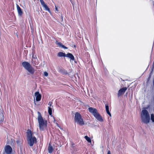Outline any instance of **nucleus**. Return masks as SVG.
Returning <instances> with one entry per match:
<instances>
[{"label": "nucleus", "mask_w": 154, "mask_h": 154, "mask_svg": "<svg viewBox=\"0 0 154 154\" xmlns=\"http://www.w3.org/2000/svg\"><path fill=\"white\" fill-rule=\"evenodd\" d=\"M55 120L54 119V122H55Z\"/></svg>", "instance_id": "34"}, {"label": "nucleus", "mask_w": 154, "mask_h": 154, "mask_svg": "<svg viewBox=\"0 0 154 154\" xmlns=\"http://www.w3.org/2000/svg\"><path fill=\"white\" fill-rule=\"evenodd\" d=\"M150 78H151V77H149V76L148 77L147 79V82H146L147 83H148L149 82V81L150 80Z\"/></svg>", "instance_id": "24"}, {"label": "nucleus", "mask_w": 154, "mask_h": 154, "mask_svg": "<svg viewBox=\"0 0 154 154\" xmlns=\"http://www.w3.org/2000/svg\"><path fill=\"white\" fill-rule=\"evenodd\" d=\"M35 96L36 97V100L37 101L40 100L41 98V95L38 92H36L35 93Z\"/></svg>", "instance_id": "11"}, {"label": "nucleus", "mask_w": 154, "mask_h": 154, "mask_svg": "<svg viewBox=\"0 0 154 154\" xmlns=\"http://www.w3.org/2000/svg\"><path fill=\"white\" fill-rule=\"evenodd\" d=\"M44 75L45 76H47L48 75V73L46 72H45L44 73Z\"/></svg>", "instance_id": "23"}, {"label": "nucleus", "mask_w": 154, "mask_h": 154, "mask_svg": "<svg viewBox=\"0 0 154 154\" xmlns=\"http://www.w3.org/2000/svg\"><path fill=\"white\" fill-rule=\"evenodd\" d=\"M55 7L56 11H58V10L56 6H55Z\"/></svg>", "instance_id": "29"}, {"label": "nucleus", "mask_w": 154, "mask_h": 154, "mask_svg": "<svg viewBox=\"0 0 154 154\" xmlns=\"http://www.w3.org/2000/svg\"><path fill=\"white\" fill-rule=\"evenodd\" d=\"M31 62L32 63L34 66L38 65L39 63L37 58L34 57L33 56L32 57V59Z\"/></svg>", "instance_id": "10"}, {"label": "nucleus", "mask_w": 154, "mask_h": 154, "mask_svg": "<svg viewBox=\"0 0 154 154\" xmlns=\"http://www.w3.org/2000/svg\"><path fill=\"white\" fill-rule=\"evenodd\" d=\"M40 2L43 7L44 8L45 11H48V12L50 13V9L48 6L46 5L43 0H40Z\"/></svg>", "instance_id": "8"}, {"label": "nucleus", "mask_w": 154, "mask_h": 154, "mask_svg": "<svg viewBox=\"0 0 154 154\" xmlns=\"http://www.w3.org/2000/svg\"><path fill=\"white\" fill-rule=\"evenodd\" d=\"M107 114H108L110 116H111V114L109 111L106 112Z\"/></svg>", "instance_id": "28"}, {"label": "nucleus", "mask_w": 154, "mask_h": 154, "mask_svg": "<svg viewBox=\"0 0 154 154\" xmlns=\"http://www.w3.org/2000/svg\"><path fill=\"white\" fill-rule=\"evenodd\" d=\"M151 119L152 122H154V114H152L151 115Z\"/></svg>", "instance_id": "22"}, {"label": "nucleus", "mask_w": 154, "mask_h": 154, "mask_svg": "<svg viewBox=\"0 0 154 154\" xmlns=\"http://www.w3.org/2000/svg\"><path fill=\"white\" fill-rule=\"evenodd\" d=\"M22 65L24 68L28 71L31 74H33L35 72L34 68L28 62L24 61L22 63Z\"/></svg>", "instance_id": "4"}, {"label": "nucleus", "mask_w": 154, "mask_h": 154, "mask_svg": "<svg viewBox=\"0 0 154 154\" xmlns=\"http://www.w3.org/2000/svg\"><path fill=\"white\" fill-rule=\"evenodd\" d=\"M23 154L22 152L21 151V154Z\"/></svg>", "instance_id": "33"}, {"label": "nucleus", "mask_w": 154, "mask_h": 154, "mask_svg": "<svg viewBox=\"0 0 154 154\" xmlns=\"http://www.w3.org/2000/svg\"><path fill=\"white\" fill-rule=\"evenodd\" d=\"M17 7L18 15L20 16H21L23 14V12L22 11L21 9L17 4Z\"/></svg>", "instance_id": "14"}, {"label": "nucleus", "mask_w": 154, "mask_h": 154, "mask_svg": "<svg viewBox=\"0 0 154 154\" xmlns=\"http://www.w3.org/2000/svg\"><path fill=\"white\" fill-rule=\"evenodd\" d=\"M29 132H27V141L28 144L31 146H32L34 143L36 142V138L35 137H32L31 131L28 130Z\"/></svg>", "instance_id": "3"}, {"label": "nucleus", "mask_w": 154, "mask_h": 154, "mask_svg": "<svg viewBox=\"0 0 154 154\" xmlns=\"http://www.w3.org/2000/svg\"><path fill=\"white\" fill-rule=\"evenodd\" d=\"M153 71H152L151 70L150 72L149 75V76L151 77L152 74V73H153Z\"/></svg>", "instance_id": "25"}, {"label": "nucleus", "mask_w": 154, "mask_h": 154, "mask_svg": "<svg viewBox=\"0 0 154 154\" xmlns=\"http://www.w3.org/2000/svg\"><path fill=\"white\" fill-rule=\"evenodd\" d=\"M70 2H71V3L72 4L73 7H74V2L72 1V0H69Z\"/></svg>", "instance_id": "26"}, {"label": "nucleus", "mask_w": 154, "mask_h": 154, "mask_svg": "<svg viewBox=\"0 0 154 154\" xmlns=\"http://www.w3.org/2000/svg\"><path fill=\"white\" fill-rule=\"evenodd\" d=\"M52 103V102H49V103H48V105H49L50 106H51L52 105H51Z\"/></svg>", "instance_id": "27"}, {"label": "nucleus", "mask_w": 154, "mask_h": 154, "mask_svg": "<svg viewBox=\"0 0 154 154\" xmlns=\"http://www.w3.org/2000/svg\"><path fill=\"white\" fill-rule=\"evenodd\" d=\"M16 143H17L19 144L20 143V141L19 140H18L16 141Z\"/></svg>", "instance_id": "30"}, {"label": "nucleus", "mask_w": 154, "mask_h": 154, "mask_svg": "<svg viewBox=\"0 0 154 154\" xmlns=\"http://www.w3.org/2000/svg\"><path fill=\"white\" fill-rule=\"evenodd\" d=\"M56 43L57 44V45H58V46H59L60 48H63L65 49H68V48L65 46L64 45H63L62 43L61 42H58L57 41H56Z\"/></svg>", "instance_id": "15"}, {"label": "nucleus", "mask_w": 154, "mask_h": 154, "mask_svg": "<svg viewBox=\"0 0 154 154\" xmlns=\"http://www.w3.org/2000/svg\"><path fill=\"white\" fill-rule=\"evenodd\" d=\"M85 139L88 142L91 143V140L90 137H88L87 136H86L85 137Z\"/></svg>", "instance_id": "19"}, {"label": "nucleus", "mask_w": 154, "mask_h": 154, "mask_svg": "<svg viewBox=\"0 0 154 154\" xmlns=\"http://www.w3.org/2000/svg\"><path fill=\"white\" fill-rule=\"evenodd\" d=\"M140 117L142 122L143 123L147 124L149 122L150 116L147 110H142L141 113Z\"/></svg>", "instance_id": "1"}, {"label": "nucleus", "mask_w": 154, "mask_h": 154, "mask_svg": "<svg viewBox=\"0 0 154 154\" xmlns=\"http://www.w3.org/2000/svg\"><path fill=\"white\" fill-rule=\"evenodd\" d=\"M48 112L50 115H51L52 114V108L50 107H48Z\"/></svg>", "instance_id": "20"}, {"label": "nucleus", "mask_w": 154, "mask_h": 154, "mask_svg": "<svg viewBox=\"0 0 154 154\" xmlns=\"http://www.w3.org/2000/svg\"><path fill=\"white\" fill-rule=\"evenodd\" d=\"M105 107H106V112L108 111H109V107L108 104H106L105 105Z\"/></svg>", "instance_id": "21"}, {"label": "nucleus", "mask_w": 154, "mask_h": 154, "mask_svg": "<svg viewBox=\"0 0 154 154\" xmlns=\"http://www.w3.org/2000/svg\"><path fill=\"white\" fill-rule=\"evenodd\" d=\"M66 54L62 52H59L57 54V56L59 57H65Z\"/></svg>", "instance_id": "18"}, {"label": "nucleus", "mask_w": 154, "mask_h": 154, "mask_svg": "<svg viewBox=\"0 0 154 154\" xmlns=\"http://www.w3.org/2000/svg\"><path fill=\"white\" fill-rule=\"evenodd\" d=\"M94 116L98 121L102 122L103 121L102 117L98 112Z\"/></svg>", "instance_id": "12"}, {"label": "nucleus", "mask_w": 154, "mask_h": 154, "mask_svg": "<svg viewBox=\"0 0 154 154\" xmlns=\"http://www.w3.org/2000/svg\"><path fill=\"white\" fill-rule=\"evenodd\" d=\"M53 150L54 149L50 143H49L48 148V152L49 153H51L52 152Z\"/></svg>", "instance_id": "17"}, {"label": "nucleus", "mask_w": 154, "mask_h": 154, "mask_svg": "<svg viewBox=\"0 0 154 154\" xmlns=\"http://www.w3.org/2000/svg\"><path fill=\"white\" fill-rule=\"evenodd\" d=\"M127 88L126 87H123L120 89L118 91V96L119 97L120 96L123 94L125 93L126 90H127Z\"/></svg>", "instance_id": "6"}, {"label": "nucleus", "mask_w": 154, "mask_h": 154, "mask_svg": "<svg viewBox=\"0 0 154 154\" xmlns=\"http://www.w3.org/2000/svg\"><path fill=\"white\" fill-rule=\"evenodd\" d=\"M107 154H111V152L109 150L108 151Z\"/></svg>", "instance_id": "31"}, {"label": "nucleus", "mask_w": 154, "mask_h": 154, "mask_svg": "<svg viewBox=\"0 0 154 154\" xmlns=\"http://www.w3.org/2000/svg\"><path fill=\"white\" fill-rule=\"evenodd\" d=\"M61 19H62V20L63 21V17L62 16H61Z\"/></svg>", "instance_id": "32"}, {"label": "nucleus", "mask_w": 154, "mask_h": 154, "mask_svg": "<svg viewBox=\"0 0 154 154\" xmlns=\"http://www.w3.org/2000/svg\"><path fill=\"white\" fill-rule=\"evenodd\" d=\"M5 152L7 154H11L12 152V149L9 145H7L5 148Z\"/></svg>", "instance_id": "7"}, {"label": "nucleus", "mask_w": 154, "mask_h": 154, "mask_svg": "<svg viewBox=\"0 0 154 154\" xmlns=\"http://www.w3.org/2000/svg\"><path fill=\"white\" fill-rule=\"evenodd\" d=\"M74 121L79 125H84V123L83 119L82 118L79 112H76L75 116Z\"/></svg>", "instance_id": "5"}, {"label": "nucleus", "mask_w": 154, "mask_h": 154, "mask_svg": "<svg viewBox=\"0 0 154 154\" xmlns=\"http://www.w3.org/2000/svg\"><path fill=\"white\" fill-rule=\"evenodd\" d=\"M59 72L63 75H66L68 74L67 71L63 69H60L59 70Z\"/></svg>", "instance_id": "16"}, {"label": "nucleus", "mask_w": 154, "mask_h": 154, "mask_svg": "<svg viewBox=\"0 0 154 154\" xmlns=\"http://www.w3.org/2000/svg\"><path fill=\"white\" fill-rule=\"evenodd\" d=\"M88 111L90 112L94 116L97 113V110L96 109L91 107L89 108Z\"/></svg>", "instance_id": "9"}, {"label": "nucleus", "mask_w": 154, "mask_h": 154, "mask_svg": "<svg viewBox=\"0 0 154 154\" xmlns=\"http://www.w3.org/2000/svg\"><path fill=\"white\" fill-rule=\"evenodd\" d=\"M38 121L39 123V129L40 131H44L47 126V121L45 122L41 115V113L39 112H38Z\"/></svg>", "instance_id": "2"}, {"label": "nucleus", "mask_w": 154, "mask_h": 154, "mask_svg": "<svg viewBox=\"0 0 154 154\" xmlns=\"http://www.w3.org/2000/svg\"><path fill=\"white\" fill-rule=\"evenodd\" d=\"M66 57L70 58V61H71V60H75L73 55L70 53H68L66 54Z\"/></svg>", "instance_id": "13"}]
</instances>
